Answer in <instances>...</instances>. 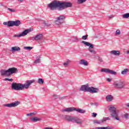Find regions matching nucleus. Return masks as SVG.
Here are the masks:
<instances>
[{"instance_id":"f257e3e1","label":"nucleus","mask_w":129,"mask_h":129,"mask_svg":"<svg viewBox=\"0 0 129 129\" xmlns=\"http://www.w3.org/2000/svg\"><path fill=\"white\" fill-rule=\"evenodd\" d=\"M72 3L70 2H66L54 0L52 1L50 4L47 5V8L50 11H55L58 9L59 11H63L67 8H72Z\"/></svg>"},{"instance_id":"f03ea898","label":"nucleus","mask_w":129,"mask_h":129,"mask_svg":"<svg viewBox=\"0 0 129 129\" xmlns=\"http://www.w3.org/2000/svg\"><path fill=\"white\" fill-rule=\"evenodd\" d=\"M34 80H28L25 84L17 83L13 82L11 85L13 90H23V89H28L32 83H34Z\"/></svg>"},{"instance_id":"7ed1b4c3","label":"nucleus","mask_w":129,"mask_h":129,"mask_svg":"<svg viewBox=\"0 0 129 129\" xmlns=\"http://www.w3.org/2000/svg\"><path fill=\"white\" fill-rule=\"evenodd\" d=\"M88 84L86 85H83L80 88L81 91H84V92H90V93H98L99 90L98 88H94L93 87H89Z\"/></svg>"},{"instance_id":"20e7f679","label":"nucleus","mask_w":129,"mask_h":129,"mask_svg":"<svg viewBox=\"0 0 129 129\" xmlns=\"http://www.w3.org/2000/svg\"><path fill=\"white\" fill-rule=\"evenodd\" d=\"M62 119H64V120L76 122L78 124H82V120L78 117H73L69 115H62Z\"/></svg>"},{"instance_id":"39448f33","label":"nucleus","mask_w":129,"mask_h":129,"mask_svg":"<svg viewBox=\"0 0 129 129\" xmlns=\"http://www.w3.org/2000/svg\"><path fill=\"white\" fill-rule=\"evenodd\" d=\"M109 111L110 113V115L113 119H116V120H120L119 117H118L119 115V112L118 110H116L115 107L113 106H111L109 108Z\"/></svg>"},{"instance_id":"423d86ee","label":"nucleus","mask_w":129,"mask_h":129,"mask_svg":"<svg viewBox=\"0 0 129 129\" xmlns=\"http://www.w3.org/2000/svg\"><path fill=\"white\" fill-rule=\"evenodd\" d=\"M21 24H22V23L20 20H16L15 21H9L3 23V25H4V26H7V27H14V26H15V27H19Z\"/></svg>"},{"instance_id":"0eeeda50","label":"nucleus","mask_w":129,"mask_h":129,"mask_svg":"<svg viewBox=\"0 0 129 129\" xmlns=\"http://www.w3.org/2000/svg\"><path fill=\"white\" fill-rule=\"evenodd\" d=\"M82 44H84L86 46H88V47H89L88 51H89L90 53L94 54V55L96 54V51H95L94 50V45H93V44L84 41H82Z\"/></svg>"},{"instance_id":"6e6552de","label":"nucleus","mask_w":129,"mask_h":129,"mask_svg":"<svg viewBox=\"0 0 129 129\" xmlns=\"http://www.w3.org/2000/svg\"><path fill=\"white\" fill-rule=\"evenodd\" d=\"M113 85H114V87L119 89H122L124 88V86H125L124 83L122 81L115 82L113 84Z\"/></svg>"},{"instance_id":"1a4fd4ad","label":"nucleus","mask_w":129,"mask_h":129,"mask_svg":"<svg viewBox=\"0 0 129 129\" xmlns=\"http://www.w3.org/2000/svg\"><path fill=\"white\" fill-rule=\"evenodd\" d=\"M101 72H105V73H109V74H112V75H115L116 74V72H114L109 69H101Z\"/></svg>"},{"instance_id":"9d476101","label":"nucleus","mask_w":129,"mask_h":129,"mask_svg":"<svg viewBox=\"0 0 129 129\" xmlns=\"http://www.w3.org/2000/svg\"><path fill=\"white\" fill-rule=\"evenodd\" d=\"M20 104V102L19 101H17L15 102H13L11 103H9V104H4V106H6V107H16V106H18Z\"/></svg>"},{"instance_id":"9b49d317","label":"nucleus","mask_w":129,"mask_h":129,"mask_svg":"<svg viewBox=\"0 0 129 129\" xmlns=\"http://www.w3.org/2000/svg\"><path fill=\"white\" fill-rule=\"evenodd\" d=\"M66 17H65L64 16L61 15L57 18H56V24H58V23H59V24H62L63 23V21L64 20H65Z\"/></svg>"},{"instance_id":"f8f14e48","label":"nucleus","mask_w":129,"mask_h":129,"mask_svg":"<svg viewBox=\"0 0 129 129\" xmlns=\"http://www.w3.org/2000/svg\"><path fill=\"white\" fill-rule=\"evenodd\" d=\"M18 69L16 68H11L8 69V73L9 74V76H11L12 74L17 73Z\"/></svg>"},{"instance_id":"ddd939ff","label":"nucleus","mask_w":129,"mask_h":129,"mask_svg":"<svg viewBox=\"0 0 129 129\" xmlns=\"http://www.w3.org/2000/svg\"><path fill=\"white\" fill-rule=\"evenodd\" d=\"M32 40H35V41H40V40H42V39H43V34H37L35 36L32 37Z\"/></svg>"},{"instance_id":"4468645a","label":"nucleus","mask_w":129,"mask_h":129,"mask_svg":"<svg viewBox=\"0 0 129 129\" xmlns=\"http://www.w3.org/2000/svg\"><path fill=\"white\" fill-rule=\"evenodd\" d=\"M75 111V107H69L62 109L61 111L62 112H72V111Z\"/></svg>"},{"instance_id":"2eb2a0df","label":"nucleus","mask_w":129,"mask_h":129,"mask_svg":"<svg viewBox=\"0 0 129 129\" xmlns=\"http://www.w3.org/2000/svg\"><path fill=\"white\" fill-rule=\"evenodd\" d=\"M28 33H29V30L27 29L24 31L22 33H20V34L15 35L14 37H24V36H26V35H27Z\"/></svg>"},{"instance_id":"dca6fc26","label":"nucleus","mask_w":129,"mask_h":129,"mask_svg":"<svg viewBox=\"0 0 129 129\" xmlns=\"http://www.w3.org/2000/svg\"><path fill=\"white\" fill-rule=\"evenodd\" d=\"M1 73L2 76H7V77H9V76H10L8 70H2L1 71Z\"/></svg>"},{"instance_id":"f3484780","label":"nucleus","mask_w":129,"mask_h":129,"mask_svg":"<svg viewBox=\"0 0 129 129\" xmlns=\"http://www.w3.org/2000/svg\"><path fill=\"white\" fill-rule=\"evenodd\" d=\"M110 54L114 55L115 56H119L120 55V51L119 50H111L110 51Z\"/></svg>"},{"instance_id":"a211bd4d","label":"nucleus","mask_w":129,"mask_h":129,"mask_svg":"<svg viewBox=\"0 0 129 129\" xmlns=\"http://www.w3.org/2000/svg\"><path fill=\"white\" fill-rule=\"evenodd\" d=\"M80 65H84V66H88V62L85 59H81L79 61Z\"/></svg>"},{"instance_id":"6ab92c4d","label":"nucleus","mask_w":129,"mask_h":129,"mask_svg":"<svg viewBox=\"0 0 129 129\" xmlns=\"http://www.w3.org/2000/svg\"><path fill=\"white\" fill-rule=\"evenodd\" d=\"M30 120L33 122H37V121H40L41 118L37 117H32L30 118Z\"/></svg>"},{"instance_id":"aec40b11","label":"nucleus","mask_w":129,"mask_h":129,"mask_svg":"<svg viewBox=\"0 0 129 129\" xmlns=\"http://www.w3.org/2000/svg\"><path fill=\"white\" fill-rule=\"evenodd\" d=\"M75 111H77V112L79 113H85L86 112L85 110L77 108H75Z\"/></svg>"},{"instance_id":"412c9836","label":"nucleus","mask_w":129,"mask_h":129,"mask_svg":"<svg viewBox=\"0 0 129 129\" xmlns=\"http://www.w3.org/2000/svg\"><path fill=\"white\" fill-rule=\"evenodd\" d=\"M21 50V48L19 46H14L12 47V52L14 53V52H16V51Z\"/></svg>"},{"instance_id":"4be33fe9","label":"nucleus","mask_w":129,"mask_h":129,"mask_svg":"<svg viewBox=\"0 0 129 129\" xmlns=\"http://www.w3.org/2000/svg\"><path fill=\"white\" fill-rule=\"evenodd\" d=\"M106 99L107 101H112V100H113V97L112 95H108L106 97Z\"/></svg>"},{"instance_id":"5701e85b","label":"nucleus","mask_w":129,"mask_h":129,"mask_svg":"<svg viewBox=\"0 0 129 129\" xmlns=\"http://www.w3.org/2000/svg\"><path fill=\"white\" fill-rule=\"evenodd\" d=\"M40 59H41V57L40 56L37 57L36 59L34 61L35 64H38L40 63L41 61Z\"/></svg>"},{"instance_id":"b1692460","label":"nucleus","mask_w":129,"mask_h":129,"mask_svg":"<svg viewBox=\"0 0 129 129\" xmlns=\"http://www.w3.org/2000/svg\"><path fill=\"white\" fill-rule=\"evenodd\" d=\"M127 72H128V69H124L121 72V74H122V75H125V74H126V73H127Z\"/></svg>"},{"instance_id":"393cba45","label":"nucleus","mask_w":129,"mask_h":129,"mask_svg":"<svg viewBox=\"0 0 129 129\" xmlns=\"http://www.w3.org/2000/svg\"><path fill=\"white\" fill-rule=\"evenodd\" d=\"M97 129H112L110 126H107L106 127H98Z\"/></svg>"},{"instance_id":"a878e982","label":"nucleus","mask_w":129,"mask_h":129,"mask_svg":"<svg viewBox=\"0 0 129 129\" xmlns=\"http://www.w3.org/2000/svg\"><path fill=\"white\" fill-rule=\"evenodd\" d=\"M95 123H98V124H100L101 123H103V119L99 120H96L95 121Z\"/></svg>"},{"instance_id":"bb28decb","label":"nucleus","mask_w":129,"mask_h":129,"mask_svg":"<svg viewBox=\"0 0 129 129\" xmlns=\"http://www.w3.org/2000/svg\"><path fill=\"white\" fill-rule=\"evenodd\" d=\"M129 17V13H126L122 15L123 19H127Z\"/></svg>"},{"instance_id":"cd10ccee","label":"nucleus","mask_w":129,"mask_h":129,"mask_svg":"<svg viewBox=\"0 0 129 129\" xmlns=\"http://www.w3.org/2000/svg\"><path fill=\"white\" fill-rule=\"evenodd\" d=\"M77 4H83V3H85L86 0H77Z\"/></svg>"},{"instance_id":"c85d7f7f","label":"nucleus","mask_w":129,"mask_h":129,"mask_svg":"<svg viewBox=\"0 0 129 129\" xmlns=\"http://www.w3.org/2000/svg\"><path fill=\"white\" fill-rule=\"evenodd\" d=\"M38 83H39V84H43L44 83V80H43V79H39Z\"/></svg>"},{"instance_id":"c756f323","label":"nucleus","mask_w":129,"mask_h":129,"mask_svg":"<svg viewBox=\"0 0 129 129\" xmlns=\"http://www.w3.org/2000/svg\"><path fill=\"white\" fill-rule=\"evenodd\" d=\"M24 49L25 50H32V49H33V47H31V46H25L24 47Z\"/></svg>"},{"instance_id":"7c9ffc66","label":"nucleus","mask_w":129,"mask_h":129,"mask_svg":"<svg viewBox=\"0 0 129 129\" xmlns=\"http://www.w3.org/2000/svg\"><path fill=\"white\" fill-rule=\"evenodd\" d=\"M70 62V60L68 59V60L67 61H66L64 63H63V66H68V64H69Z\"/></svg>"},{"instance_id":"2f4dec72","label":"nucleus","mask_w":129,"mask_h":129,"mask_svg":"<svg viewBox=\"0 0 129 129\" xmlns=\"http://www.w3.org/2000/svg\"><path fill=\"white\" fill-rule=\"evenodd\" d=\"M128 114L126 113V114H124L122 116V117H124V118H125L126 119H127V118H128Z\"/></svg>"},{"instance_id":"473e14b6","label":"nucleus","mask_w":129,"mask_h":129,"mask_svg":"<svg viewBox=\"0 0 129 129\" xmlns=\"http://www.w3.org/2000/svg\"><path fill=\"white\" fill-rule=\"evenodd\" d=\"M106 120H110V118L109 117H104L103 118V121H106Z\"/></svg>"},{"instance_id":"72a5a7b5","label":"nucleus","mask_w":129,"mask_h":129,"mask_svg":"<svg viewBox=\"0 0 129 129\" xmlns=\"http://www.w3.org/2000/svg\"><path fill=\"white\" fill-rule=\"evenodd\" d=\"M88 37V35H86L83 36L82 37V39L83 40H87Z\"/></svg>"},{"instance_id":"f704fd0d","label":"nucleus","mask_w":129,"mask_h":129,"mask_svg":"<svg viewBox=\"0 0 129 129\" xmlns=\"http://www.w3.org/2000/svg\"><path fill=\"white\" fill-rule=\"evenodd\" d=\"M8 10L9 11H10V12H11L12 13H15V12H16V10H15V9H11V8H8Z\"/></svg>"},{"instance_id":"c9c22d12","label":"nucleus","mask_w":129,"mask_h":129,"mask_svg":"<svg viewBox=\"0 0 129 129\" xmlns=\"http://www.w3.org/2000/svg\"><path fill=\"white\" fill-rule=\"evenodd\" d=\"M115 35H120V30H117L116 31V32H115Z\"/></svg>"},{"instance_id":"e433bc0d","label":"nucleus","mask_w":129,"mask_h":129,"mask_svg":"<svg viewBox=\"0 0 129 129\" xmlns=\"http://www.w3.org/2000/svg\"><path fill=\"white\" fill-rule=\"evenodd\" d=\"M5 80L7 81H10L12 82L13 81V79H9V78H6Z\"/></svg>"},{"instance_id":"4c0bfd02","label":"nucleus","mask_w":129,"mask_h":129,"mask_svg":"<svg viewBox=\"0 0 129 129\" xmlns=\"http://www.w3.org/2000/svg\"><path fill=\"white\" fill-rule=\"evenodd\" d=\"M97 115V113H93V115H92L93 117H96Z\"/></svg>"},{"instance_id":"58836bf2","label":"nucleus","mask_w":129,"mask_h":129,"mask_svg":"<svg viewBox=\"0 0 129 129\" xmlns=\"http://www.w3.org/2000/svg\"><path fill=\"white\" fill-rule=\"evenodd\" d=\"M99 61L101 63H102V62H103V60H102V58L101 57H99Z\"/></svg>"},{"instance_id":"ea45409f","label":"nucleus","mask_w":129,"mask_h":129,"mask_svg":"<svg viewBox=\"0 0 129 129\" xmlns=\"http://www.w3.org/2000/svg\"><path fill=\"white\" fill-rule=\"evenodd\" d=\"M34 114V113H30L27 114V116H32Z\"/></svg>"},{"instance_id":"a19ab883","label":"nucleus","mask_w":129,"mask_h":129,"mask_svg":"<svg viewBox=\"0 0 129 129\" xmlns=\"http://www.w3.org/2000/svg\"><path fill=\"white\" fill-rule=\"evenodd\" d=\"M53 97H54V98L56 99V98H58L59 97V96L56 94H54V95H53Z\"/></svg>"},{"instance_id":"79ce46f5","label":"nucleus","mask_w":129,"mask_h":129,"mask_svg":"<svg viewBox=\"0 0 129 129\" xmlns=\"http://www.w3.org/2000/svg\"><path fill=\"white\" fill-rule=\"evenodd\" d=\"M107 81H108V82H110L111 81V79H110V78H107Z\"/></svg>"},{"instance_id":"37998d69","label":"nucleus","mask_w":129,"mask_h":129,"mask_svg":"<svg viewBox=\"0 0 129 129\" xmlns=\"http://www.w3.org/2000/svg\"><path fill=\"white\" fill-rule=\"evenodd\" d=\"M75 39L76 41H79V40L78 39V38H77V37H75Z\"/></svg>"},{"instance_id":"c03bdc74","label":"nucleus","mask_w":129,"mask_h":129,"mask_svg":"<svg viewBox=\"0 0 129 129\" xmlns=\"http://www.w3.org/2000/svg\"><path fill=\"white\" fill-rule=\"evenodd\" d=\"M113 18V17H112V16H109V19H111V18Z\"/></svg>"},{"instance_id":"a18cd8bd","label":"nucleus","mask_w":129,"mask_h":129,"mask_svg":"<svg viewBox=\"0 0 129 129\" xmlns=\"http://www.w3.org/2000/svg\"><path fill=\"white\" fill-rule=\"evenodd\" d=\"M18 2H21V3H22V2H24V0H18Z\"/></svg>"},{"instance_id":"49530a36","label":"nucleus","mask_w":129,"mask_h":129,"mask_svg":"<svg viewBox=\"0 0 129 129\" xmlns=\"http://www.w3.org/2000/svg\"><path fill=\"white\" fill-rule=\"evenodd\" d=\"M126 106H127V107H129V103H127V104H126Z\"/></svg>"},{"instance_id":"de8ad7c7","label":"nucleus","mask_w":129,"mask_h":129,"mask_svg":"<svg viewBox=\"0 0 129 129\" xmlns=\"http://www.w3.org/2000/svg\"><path fill=\"white\" fill-rule=\"evenodd\" d=\"M6 9H8V7L7 6L5 7Z\"/></svg>"}]
</instances>
